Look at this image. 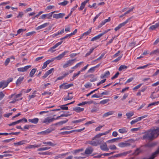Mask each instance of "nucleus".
I'll return each instance as SVG.
<instances>
[{"instance_id": "c85d7f7f", "label": "nucleus", "mask_w": 159, "mask_h": 159, "mask_svg": "<svg viewBox=\"0 0 159 159\" xmlns=\"http://www.w3.org/2000/svg\"><path fill=\"white\" fill-rule=\"evenodd\" d=\"M24 79L23 77H20L16 82V84L17 85H18L21 83V82Z\"/></svg>"}, {"instance_id": "72a5a7b5", "label": "nucleus", "mask_w": 159, "mask_h": 159, "mask_svg": "<svg viewBox=\"0 0 159 159\" xmlns=\"http://www.w3.org/2000/svg\"><path fill=\"white\" fill-rule=\"evenodd\" d=\"M110 101V99H107L103 100L101 101L99 103L101 104H104L107 103L108 102Z\"/></svg>"}, {"instance_id": "7ed1b4c3", "label": "nucleus", "mask_w": 159, "mask_h": 159, "mask_svg": "<svg viewBox=\"0 0 159 159\" xmlns=\"http://www.w3.org/2000/svg\"><path fill=\"white\" fill-rule=\"evenodd\" d=\"M111 29H109L105 31L104 32L102 33H101L98 35L95 36V37L91 39V41H94L96 40L100 39L102 36L103 35L107 33V32L110 31Z\"/></svg>"}, {"instance_id": "dca6fc26", "label": "nucleus", "mask_w": 159, "mask_h": 159, "mask_svg": "<svg viewBox=\"0 0 159 159\" xmlns=\"http://www.w3.org/2000/svg\"><path fill=\"white\" fill-rule=\"evenodd\" d=\"M52 15L51 12L46 14H43L41 16V18L42 19H45L47 18L48 19H51L52 18Z\"/></svg>"}, {"instance_id": "5701e85b", "label": "nucleus", "mask_w": 159, "mask_h": 159, "mask_svg": "<svg viewBox=\"0 0 159 159\" xmlns=\"http://www.w3.org/2000/svg\"><path fill=\"white\" fill-rule=\"evenodd\" d=\"M159 27V21L157 23H156L154 25H152L150 27L149 29L151 30H154L156 28Z\"/></svg>"}, {"instance_id": "6ab92c4d", "label": "nucleus", "mask_w": 159, "mask_h": 159, "mask_svg": "<svg viewBox=\"0 0 159 159\" xmlns=\"http://www.w3.org/2000/svg\"><path fill=\"white\" fill-rule=\"evenodd\" d=\"M89 143L93 146H97L99 144H100V142L99 140L96 141H92L89 142Z\"/></svg>"}, {"instance_id": "2f4dec72", "label": "nucleus", "mask_w": 159, "mask_h": 159, "mask_svg": "<svg viewBox=\"0 0 159 159\" xmlns=\"http://www.w3.org/2000/svg\"><path fill=\"white\" fill-rule=\"evenodd\" d=\"M122 139V138H114L107 141V142L109 143H112L115 142L116 140Z\"/></svg>"}, {"instance_id": "f3484780", "label": "nucleus", "mask_w": 159, "mask_h": 159, "mask_svg": "<svg viewBox=\"0 0 159 159\" xmlns=\"http://www.w3.org/2000/svg\"><path fill=\"white\" fill-rule=\"evenodd\" d=\"M53 61L54 59H51L48 60L44 62L43 66L42 68V69H43L46 68L47 67L48 65L50 63L53 62Z\"/></svg>"}, {"instance_id": "13d9d810", "label": "nucleus", "mask_w": 159, "mask_h": 159, "mask_svg": "<svg viewBox=\"0 0 159 159\" xmlns=\"http://www.w3.org/2000/svg\"><path fill=\"white\" fill-rule=\"evenodd\" d=\"M10 61V58H7L5 60L4 62V65L7 66Z\"/></svg>"}, {"instance_id": "49530a36", "label": "nucleus", "mask_w": 159, "mask_h": 159, "mask_svg": "<svg viewBox=\"0 0 159 159\" xmlns=\"http://www.w3.org/2000/svg\"><path fill=\"white\" fill-rule=\"evenodd\" d=\"M50 148V147H44V148H39L38 149V151H45L49 149Z\"/></svg>"}, {"instance_id": "79ce46f5", "label": "nucleus", "mask_w": 159, "mask_h": 159, "mask_svg": "<svg viewBox=\"0 0 159 159\" xmlns=\"http://www.w3.org/2000/svg\"><path fill=\"white\" fill-rule=\"evenodd\" d=\"M127 68V66L125 65H121L119 68V70L120 71L124 70L126 69Z\"/></svg>"}, {"instance_id": "5fc2aeb1", "label": "nucleus", "mask_w": 159, "mask_h": 159, "mask_svg": "<svg viewBox=\"0 0 159 159\" xmlns=\"http://www.w3.org/2000/svg\"><path fill=\"white\" fill-rule=\"evenodd\" d=\"M109 148L112 150H116L117 149L116 147L114 145H112L109 146Z\"/></svg>"}, {"instance_id": "0eeeda50", "label": "nucleus", "mask_w": 159, "mask_h": 159, "mask_svg": "<svg viewBox=\"0 0 159 159\" xmlns=\"http://www.w3.org/2000/svg\"><path fill=\"white\" fill-rule=\"evenodd\" d=\"M68 52L69 51H65L64 52L60 54L58 56L52 59H54V61L56 59L58 60H60L63 58L64 55H66V53Z\"/></svg>"}, {"instance_id": "ddd939ff", "label": "nucleus", "mask_w": 159, "mask_h": 159, "mask_svg": "<svg viewBox=\"0 0 159 159\" xmlns=\"http://www.w3.org/2000/svg\"><path fill=\"white\" fill-rule=\"evenodd\" d=\"M31 66L30 65H28L25 66L24 67L19 68L17 69V70L18 71L24 72L26 71L29 68H30Z\"/></svg>"}, {"instance_id": "1a4fd4ad", "label": "nucleus", "mask_w": 159, "mask_h": 159, "mask_svg": "<svg viewBox=\"0 0 159 159\" xmlns=\"http://www.w3.org/2000/svg\"><path fill=\"white\" fill-rule=\"evenodd\" d=\"M55 120H56V119L54 118H50V117H47L44 119L43 121H42V122L48 125L52 122Z\"/></svg>"}, {"instance_id": "4d7b16f0", "label": "nucleus", "mask_w": 159, "mask_h": 159, "mask_svg": "<svg viewBox=\"0 0 159 159\" xmlns=\"http://www.w3.org/2000/svg\"><path fill=\"white\" fill-rule=\"evenodd\" d=\"M102 97V96L101 95H98L96 94H95L92 95L91 96V98H99Z\"/></svg>"}, {"instance_id": "338daca9", "label": "nucleus", "mask_w": 159, "mask_h": 159, "mask_svg": "<svg viewBox=\"0 0 159 159\" xmlns=\"http://www.w3.org/2000/svg\"><path fill=\"white\" fill-rule=\"evenodd\" d=\"M119 73L118 72H117L112 77H111V79L112 80H113L115 79L116 78H117L119 75Z\"/></svg>"}, {"instance_id": "e2e57ef3", "label": "nucleus", "mask_w": 159, "mask_h": 159, "mask_svg": "<svg viewBox=\"0 0 159 159\" xmlns=\"http://www.w3.org/2000/svg\"><path fill=\"white\" fill-rule=\"evenodd\" d=\"M111 131V130L110 129V130H108L107 131L105 132L100 133L101 135V136H102V135H106L107 134H108Z\"/></svg>"}, {"instance_id": "f8f14e48", "label": "nucleus", "mask_w": 159, "mask_h": 159, "mask_svg": "<svg viewBox=\"0 0 159 159\" xmlns=\"http://www.w3.org/2000/svg\"><path fill=\"white\" fill-rule=\"evenodd\" d=\"M65 15V14L64 13H60L57 14H54L52 16L53 18L59 19L63 18Z\"/></svg>"}, {"instance_id": "a211bd4d", "label": "nucleus", "mask_w": 159, "mask_h": 159, "mask_svg": "<svg viewBox=\"0 0 159 159\" xmlns=\"http://www.w3.org/2000/svg\"><path fill=\"white\" fill-rule=\"evenodd\" d=\"M28 143L27 141L26 140H24L19 142H18L17 143H14V145L16 146H20L21 145H22L25 143Z\"/></svg>"}, {"instance_id": "cd10ccee", "label": "nucleus", "mask_w": 159, "mask_h": 159, "mask_svg": "<svg viewBox=\"0 0 159 159\" xmlns=\"http://www.w3.org/2000/svg\"><path fill=\"white\" fill-rule=\"evenodd\" d=\"M114 112L113 111H110L108 112L104 113L102 116L103 117H107L109 116L112 115Z\"/></svg>"}, {"instance_id": "680f3d73", "label": "nucleus", "mask_w": 159, "mask_h": 159, "mask_svg": "<svg viewBox=\"0 0 159 159\" xmlns=\"http://www.w3.org/2000/svg\"><path fill=\"white\" fill-rule=\"evenodd\" d=\"M154 93V92H153L152 93L151 95L150 98H151L152 99H153L156 98H158V95H154L153 93Z\"/></svg>"}, {"instance_id": "0e129e2a", "label": "nucleus", "mask_w": 159, "mask_h": 159, "mask_svg": "<svg viewBox=\"0 0 159 159\" xmlns=\"http://www.w3.org/2000/svg\"><path fill=\"white\" fill-rule=\"evenodd\" d=\"M142 84H139L137 85L135 87H134L133 88V90H137V89H139V88H140V87L141 86Z\"/></svg>"}, {"instance_id": "9d476101", "label": "nucleus", "mask_w": 159, "mask_h": 159, "mask_svg": "<svg viewBox=\"0 0 159 159\" xmlns=\"http://www.w3.org/2000/svg\"><path fill=\"white\" fill-rule=\"evenodd\" d=\"M53 130L51 128H48L44 131L39 132L37 133L38 135H46L51 132Z\"/></svg>"}, {"instance_id": "c03bdc74", "label": "nucleus", "mask_w": 159, "mask_h": 159, "mask_svg": "<svg viewBox=\"0 0 159 159\" xmlns=\"http://www.w3.org/2000/svg\"><path fill=\"white\" fill-rule=\"evenodd\" d=\"M85 120V118H83L80 119L79 120H74L72 121V123H80L82 122Z\"/></svg>"}, {"instance_id": "37998d69", "label": "nucleus", "mask_w": 159, "mask_h": 159, "mask_svg": "<svg viewBox=\"0 0 159 159\" xmlns=\"http://www.w3.org/2000/svg\"><path fill=\"white\" fill-rule=\"evenodd\" d=\"M91 30L92 28H90L88 31L83 34V36H87L90 34L91 32Z\"/></svg>"}, {"instance_id": "052dcab7", "label": "nucleus", "mask_w": 159, "mask_h": 159, "mask_svg": "<svg viewBox=\"0 0 159 159\" xmlns=\"http://www.w3.org/2000/svg\"><path fill=\"white\" fill-rule=\"evenodd\" d=\"M5 95V94L2 92H0V101L3 99Z\"/></svg>"}, {"instance_id": "c756f323", "label": "nucleus", "mask_w": 159, "mask_h": 159, "mask_svg": "<svg viewBox=\"0 0 159 159\" xmlns=\"http://www.w3.org/2000/svg\"><path fill=\"white\" fill-rule=\"evenodd\" d=\"M159 54V48L155 50H154L151 52L150 53V55H157Z\"/></svg>"}, {"instance_id": "09e8293b", "label": "nucleus", "mask_w": 159, "mask_h": 159, "mask_svg": "<svg viewBox=\"0 0 159 159\" xmlns=\"http://www.w3.org/2000/svg\"><path fill=\"white\" fill-rule=\"evenodd\" d=\"M141 151L139 148H138L135 151L134 154L135 155H138Z\"/></svg>"}, {"instance_id": "ea45409f", "label": "nucleus", "mask_w": 159, "mask_h": 159, "mask_svg": "<svg viewBox=\"0 0 159 159\" xmlns=\"http://www.w3.org/2000/svg\"><path fill=\"white\" fill-rule=\"evenodd\" d=\"M90 77L91 78L89 80L90 82H94L97 80V78L95 77L94 75H91Z\"/></svg>"}, {"instance_id": "b1692460", "label": "nucleus", "mask_w": 159, "mask_h": 159, "mask_svg": "<svg viewBox=\"0 0 159 159\" xmlns=\"http://www.w3.org/2000/svg\"><path fill=\"white\" fill-rule=\"evenodd\" d=\"M39 120V119L38 118H35L33 119H29L28 121L29 122L33 123L34 124H37Z\"/></svg>"}, {"instance_id": "6e6d98bb", "label": "nucleus", "mask_w": 159, "mask_h": 159, "mask_svg": "<svg viewBox=\"0 0 159 159\" xmlns=\"http://www.w3.org/2000/svg\"><path fill=\"white\" fill-rule=\"evenodd\" d=\"M128 93H125L123 96L122 98L121 99V100L122 101L124 100L128 97Z\"/></svg>"}, {"instance_id": "473e14b6", "label": "nucleus", "mask_w": 159, "mask_h": 159, "mask_svg": "<svg viewBox=\"0 0 159 159\" xmlns=\"http://www.w3.org/2000/svg\"><path fill=\"white\" fill-rule=\"evenodd\" d=\"M37 70V69L35 68L33 69L29 74V76L30 77H32L34 74L35 72Z\"/></svg>"}, {"instance_id": "6e6552de", "label": "nucleus", "mask_w": 159, "mask_h": 159, "mask_svg": "<svg viewBox=\"0 0 159 159\" xmlns=\"http://www.w3.org/2000/svg\"><path fill=\"white\" fill-rule=\"evenodd\" d=\"M148 116V115H147L142 116L138 117L136 119L132 120L130 122V124L131 125H132L134 124V123L137 122L141 120L142 119L147 117Z\"/></svg>"}, {"instance_id": "a878e982", "label": "nucleus", "mask_w": 159, "mask_h": 159, "mask_svg": "<svg viewBox=\"0 0 159 159\" xmlns=\"http://www.w3.org/2000/svg\"><path fill=\"white\" fill-rule=\"evenodd\" d=\"M128 129L127 128L125 127L123 128L120 129L118 130V132L121 134H126L128 132Z\"/></svg>"}, {"instance_id": "69168bd1", "label": "nucleus", "mask_w": 159, "mask_h": 159, "mask_svg": "<svg viewBox=\"0 0 159 159\" xmlns=\"http://www.w3.org/2000/svg\"><path fill=\"white\" fill-rule=\"evenodd\" d=\"M14 138H12L7 139H5L3 140L2 142L4 143H8L10 142L12 140L14 139Z\"/></svg>"}, {"instance_id": "f257e3e1", "label": "nucleus", "mask_w": 159, "mask_h": 159, "mask_svg": "<svg viewBox=\"0 0 159 159\" xmlns=\"http://www.w3.org/2000/svg\"><path fill=\"white\" fill-rule=\"evenodd\" d=\"M142 138L143 139L148 140H151L154 139L151 130L148 131L144 134Z\"/></svg>"}, {"instance_id": "c9c22d12", "label": "nucleus", "mask_w": 159, "mask_h": 159, "mask_svg": "<svg viewBox=\"0 0 159 159\" xmlns=\"http://www.w3.org/2000/svg\"><path fill=\"white\" fill-rule=\"evenodd\" d=\"M73 129L72 126H67L62 127L61 129V130H70Z\"/></svg>"}, {"instance_id": "de8ad7c7", "label": "nucleus", "mask_w": 159, "mask_h": 159, "mask_svg": "<svg viewBox=\"0 0 159 159\" xmlns=\"http://www.w3.org/2000/svg\"><path fill=\"white\" fill-rule=\"evenodd\" d=\"M67 106V105H66V104L62 105L60 106V107L61 109L63 110H68V107L66 106Z\"/></svg>"}, {"instance_id": "e433bc0d", "label": "nucleus", "mask_w": 159, "mask_h": 159, "mask_svg": "<svg viewBox=\"0 0 159 159\" xmlns=\"http://www.w3.org/2000/svg\"><path fill=\"white\" fill-rule=\"evenodd\" d=\"M134 115V113L132 111H130L126 113V115L127 116V119H129Z\"/></svg>"}, {"instance_id": "3c124183", "label": "nucleus", "mask_w": 159, "mask_h": 159, "mask_svg": "<svg viewBox=\"0 0 159 159\" xmlns=\"http://www.w3.org/2000/svg\"><path fill=\"white\" fill-rule=\"evenodd\" d=\"M83 63V61L79 62V63H78L77 64H76L75 66L72 67L71 68L72 69H75L76 68H77V67L80 66Z\"/></svg>"}, {"instance_id": "a19ab883", "label": "nucleus", "mask_w": 159, "mask_h": 159, "mask_svg": "<svg viewBox=\"0 0 159 159\" xmlns=\"http://www.w3.org/2000/svg\"><path fill=\"white\" fill-rule=\"evenodd\" d=\"M69 2L67 0H64L63 2H59L58 3L59 5H61L63 6H65Z\"/></svg>"}, {"instance_id": "bf43d9fd", "label": "nucleus", "mask_w": 159, "mask_h": 159, "mask_svg": "<svg viewBox=\"0 0 159 159\" xmlns=\"http://www.w3.org/2000/svg\"><path fill=\"white\" fill-rule=\"evenodd\" d=\"M92 86V84L89 82L87 83L84 85V87L86 88H88L89 87H90Z\"/></svg>"}, {"instance_id": "bb28decb", "label": "nucleus", "mask_w": 159, "mask_h": 159, "mask_svg": "<svg viewBox=\"0 0 159 159\" xmlns=\"http://www.w3.org/2000/svg\"><path fill=\"white\" fill-rule=\"evenodd\" d=\"M48 24V23H45L40 25L38 26L36 28V30H39L44 28L46 27Z\"/></svg>"}, {"instance_id": "aec40b11", "label": "nucleus", "mask_w": 159, "mask_h": 159, "mask_svg": "<svg viewBox=\"0 0 159 159\" xmlns=\"http://www.w3.org/2000/svg\"><path fill=\"white\" fill-rule=\"evenodd\" d=\"M62 41H61L57 43L55 45H54V46H53L50 48V51L52 52H54L55 51V50H54L53 49L57 48L60 45H61L62 43Z\"/></svg>"}, {"instance_id": "4468645a", "label": "nucleus", "mask_w": 159, "mask_h": 159, "mask_svg": "<svg viewBox=\"0 0 159 159\" xmlns=\"http://www.w3.org/2000/svg\"><path fill=\"white\" fill-rule=\"evenodd\" d=\"M130 145V143L128 142H120L118 144V146L120 148H123L127 146H129Z\"/></svg>"}, {"instance_id": "2eb2a0df", "label": "nucleus", "mask_w": 159, "mask_h": 159, "mask_svg": "<svg viewBox=\"0 0 159 159\" xmlns=\"http://www.w3.org/2000/svg\"><path fill=\"white\" fill-rule=\"evenodd\" d=\"M93 149L92 147H88L86 149L85 151V153L86 155L90 154L93 152Z\"/></svg>"}, {"instance_id": "423d86ee", "label": "nucleus", "mask_w": 159, "mask_h": 159, "mask_svg": "<svg viewBox=\"0 0 159 159\" xmlns=\"http://www.w3.org/2000/svg\"><path fill=\"white\" fill-rule=\"evenodd\" d=\"M100 149L103 151H108L109 148H108L107 143L106 142L103 141L102 143H100Z\"/></svg>"}, {"instance_id": "393cba45", "label": "nucleus", "mask_w": 159, "mask_h": 159, "mask_svg": "<svg viewBox=\"0 0 159 159\" xmlns=\"http://www.w3.org/2000/svg\"><path fill=\"white\" fill-rule=\"evenodd\" d=\"M84 110V108H81L80 107H76L75 108H74L73 109V110L77 112L78 113L83 111Z\"/></svg>"}, {"instance_id": "7c9ffc66", "label": "nucleus", "mask_w": 159, "mask_h": 159, "mask_svg": "<svg viewBox=\"0 0 159 159\" xmlns=\"http://www.w3.org/2000/svg\"><path fill=\"white\" fill-rule=\"evenodd\" d=\"M43 144H47L49 146H54L56 145V144H54V143H53L51 141H48V142H43Z\"/></svg>"}, {"instance_id": "864d4df0", "label": "nucleus", "mask_w": 159, "mask_h": 159, "mask_svg": "<svg viewBox=\"0 0 159 159\" xmlns=\"http://www.w3.org/2000/svg\"><path fill=\"white\" fill-rule=\"evenodd\" d=\"M26 30V29H19L17 31V34H19L25 31Z\"/></svg>"}, {"instance_id": "f03ea898", "label": "nucleus", "mask_w": 159, "mask_h": 159, "mask_svg": "<svg viewBox=\"0 0 159 159\" xmlns=\"http://www.w3.org/2000/svg\"><path fill=\"white\" fill-rule=\"evenodd\" d=\"M150 130L154 138L159 135V127H154L152 129Z\"/></svg>"}, {"instance_id": "39448f33", "label": "nucleus", "mask_w": 159, "mask_h": 159, "mask_svg": "<svg viewBox=\"0 0 159 159\" xmlns=\"http://www.w3.org/2000/svg\"><path fill=\"white\" fill-rule=\"evenodd\" d=\"M131 18H129L127 19L125 21L122 23H121L119 24L117 27L115 28V30L116 31H117L118 30L120 29L121 27L124 26L125 25L128 23V22L131 19Z\"/></svg>"}, {"instance_id": "20e7f679", "label": "nucleus", "mask_w": 159, "mask_h": 159, "mask_svg": "<svg viewBox=\"0 0 159 159\" xmlns=\"http://www.w3.org/2000/svg\"><path fill=\"white\" fill-rule=\"evenodd\" d=\"M76 59H70L67 61L66 62L63 66V67L66 68L69 66H71L74 62Z\"/></svg>"}, {"instance_id": "f704fd0d", "label": "nucleus", "mask_w": 159, "mask_h": 159, "mask_svg": "<svg viewBox=\"0 0 159 159\" xmlns=\"http://www.w3.org/2000/svg\"><path fill=\"white\" fill-rule=\"evenodd\" d=\"M73 98V96H70L69 95H68H68L67 97L63 98L62 99H63L64 101H66L68 100H71Z\"/></svg>"}, {"instance_id": "4be33fe9", "label": "nucleus", "mask_w": 159, "mask_h": 159, "mask_svg": "<svg viewBox=\"0 0 159 159\" xmlns=\"http://www.w3.org/2000/svg\"><path fill=\"white\" fill-rule=\"evenodd\" d=\"M89 0H86L84 2H82L81 3V6L79 8V10L80 11L82 10L84 8L86 4L89 1Z\"/></svg>"}, {"instance_id": "4c0bfd02", "label": "nucleus", "mask_w": 159, "mask_h": 159, "mask_svg": "<svg viewBox=\"0 0 159 159\" xmlns=\"http://www.w3.org/2000/svg\"><path fill=\"white\" fill-rule=\"evenodd\" d=\"M68 121V120H64L62 121H60L59 122H58L57 123L54 124V125H62L66 123Z\"/></svg>"}, {"instance_id": "412c9836", "label": "nucleus", "mask_w": 159, "mask_h": 159, "mask_svg": "<svg viewBox=\"0 0 159 159\" xmlns=\"http://www.w3.org/2000/svg\"><path fill=\"white\" fill-rule=\"evenodd\" d=\"M8 85L6 81L3 80L0 82V88H2V89L7 87Z\"/></svg>"}, {"instance_id": "58836bf2", "label": "nucleus", "mask_w": 159, "mask_h": 159, "mask_svg": "<svg viewBox=\"0 0 159 159\" xmlns=\"http://www.w3.org/2000/svg\"><path fill=\"white\" fill-rule=\"evenodd\" d=\"M73 132V130L70 131H66L61 132L60 134L62 135H67Z\"/></svg>"}, {"instance_id": "a18cd8bd", "label": "nucleus", "mask_w": 159, "mask_h": 159, "mask_svg": "<svg viewBox=\"0 0 159 159\" xmlns=\"http://www.w3.org/2000/svg\"><path fill=\"white\" fill-rule=\"evenodd\" d=\"M81 72L80 70L77 73H75L74 74L72 77L73 79H75L76 77H77L80 74V72Z\"/></svg>"}, {"instance_id": "8fccbe9b", "label": "nucleus", "mask_w": 159, "mask_h": 159, "mask_svg": "<svg viewBox=\"0 0 159 159\" xmlns=\"http://www.w3.org/2000/svg\"><path fill=\"white\" fill-rule=\"evenodd\" d=\"M130 153V152H123V153H122L120 154H117V156H126L128 154Z\"/></svg>"}, {"instance_id": "774afa93", "label": "nucleus", "mask_w": 159, "mask_h": 159, "mask_svg": "<svg viewBox=\"0 0 159 159\" xmlns=\"http://www.w3.org/2000/svg\"><path fill=\"white\" fill-rule=\"evenodd\" d=\"M35 33V31H32L30 32L27 33L25 35L27 37L28 36L32 35V34H33L34 33Z\"/></svg>"}, {"instance_id": "9b49d317", "label": "nucleus", "mask_w": 159, "mask_h": 159, "mask_svg": "<svg viewBox=\"0 0 159 159\" xmlns=\"http://www.w3.org/2000/svg\"><path fill=\"white\" fill-rule=\"evenodd\" d=\"M73 86V84H68L66 85L65 84H63L60 85L59 88L60 89L63 88L64 89H68L70 87H72Z\"/></svg>"}, {"instance_id": "603ef678", "label": "nucleus", "mask_w": 159, "mask_h": 159, "mask_svg": "<svg viewBox=\"0 0 159 159\" xmlns=\"http://www.w3.org/2000/svg\"><path fill=\"white\" fill-rule=\"evenodd\" d=\"M94 49V48H92L90 49L89 51L87 53H86V54L85 55V56H88L91 53H92L93 52V50Z\"/></svg>"}]
</instances>
